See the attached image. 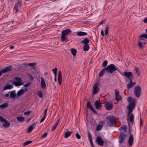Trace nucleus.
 <instances>
[{"label": "nucleus", "instance_id": "17", "mask_svg": "<svg viewBox=\"0 0 147 147\" xmlns=\"http://www.w3.org/2000/svg\"><path fill=\"white\" fill-rule=\"evenodd\" d=\"M23 88H22V89H21L18 92L17 94V96H19L23 94L25 92L27 91V89L26 88H24V89H23Z\"/></svg>", "mask_w": 147, "mask_h": 147}, {"label": "nucleus", "instance_id": "5", "mask_svg": "<svg viewBox=\"0 0 147 147\" xmlns=\"http://www.w3.org/2000/svg\"><path fill=\"white\" fill-rule=\"evenodd\" d=\"M128 101L129 104L128 106L133 107L135 108L136 106L135 100V99L131 97H129L128 99Z\"/></svg>", "mask_w": 147, "mask_h": 147}, {"label": "nucleus", "instance_id": "42", "mask_svg": "<svg viewBox=\"0 0 147 147\" xmlns=\"http://www.w3.org/2000/svg\"><path fill=\"white\" fill-rule=\"evenodd\" d=\"M38 95L40 97H42V92L41 91H39L37 92Z\"/></svg>", "mask_w": 147, "mask_h": 147}, {"label": "nucleus", "instance_id": "29", "mask_svg": "<svg viewBox=\"0 0 147 147\" xmlns=\"http://www.w3.org/2000/svg\"><path fill=\"white\" fill-rule=\"evenodd\" d=\"M72 133V131H68L66 132H65L64 137L65 138H67L69 137L71 134Z\"/></svg>", "mask_w": 147, "mask_h": 147}, {"label": "nucleus", "instance_id": "33", "mask_svg": "<svg viewBox=\"0 0 147 147\" xmlns=\"http://www.w3.org/2000/svg\"><path fill=\"white\" fill-rule=\"evenodd\" d=\"M81 42L84 44H88L89 42V40L87 38H86L82 41Z\"/></svg>", "mask_w": 147, "mask_h": 147}, {"label": "nucleus", "instance_id": "58", "mask_svg": "<svg viewBox=\"0 0 147 147\" xmlns=\"http://www.w3.org/2000/svg\"><path fill=\"white\" fill-rule=\"evenodd\" d=\"M18 6H17V5H15L14 6V9L17 12L18 11Z\"/></svg>", "mask_w": 147, "mask_h": 147}, {"label": "nucleus", "instance_id": "12", "mask_svg": "<svg viewBox=\"0 0 147 147\" xmlns=\"http://www.w3.org/2000/svg\"><path fill=\"white\" fill-rule=\"evenodd\" d=\"M96 141V142L100 146H103L104 142L102 140L101 137L98 136L97 138Z\"/></svg>", "mask_w": 147, "mask_h": 147}, {"label": "nucleus", "instance_id": "40", "mask_svg": "<svg viewBox=\"0 0 147 147\" xmlns=\"http://www.w3.org/2000/svg\"><path fill=\"white\" fill-rule=\"evenodd\" d=\"M32 141H27L23 143V145L24 146H26L30 143H31Z\"/></svg>", "mask_w": 147, "mask_h": 147}, {"label": "nucleus", "instance_id": "35", "mask_svg": "<svg viewBox=\"0 0 147 147\" xmlns=\"http://www.w3.org/2000/svg\"><path fill=\"white\" fill-rule=\"evenodd\" d=\"M8 106V104L6 103L0 105V108L4 109Z\"/></svg>", "mask_w": 147, "mask_h": 147}, {"label": "nucleus", "instance_id": "16", "mask_svg": "<svg viewBox=\"0 0 147 147\" xmlns=\"http://www.w3.org/2000/svg\"><path fill=\"white\" fill-rule=\"evenodd\" d=\"M102 103L100 100H97L95 101L94 104L96 108L97 109H99L100 108L102 107Z\"/></svg>", "mask_w": 147, "mask_h": 147}, {"label": "nucleus", "instance_id": "6", "mask_svg": "<svg viewBox=\"0 0 147 147\" xmlns=\"http://www.w3.org/2000/svg\"><path fill=\"white\" fill-rule=\"evenodd\" d=\"M87 107L90 109L95 115H98V113L92 107L90 101H88L87 104Z\"/></svg>", "mask_w": 147, "mask_h": 147}, {"label": "nucleus", "instance_id": "50", "mask_svg": "<svg viewBox=\"0 0 147 147\" xmlns=\"http://www.w3.org/2000/svg\"><path fill=\"white\" fill-rule=\"evenodd\" d=\"M47 135V133H45L41 136V138H45L46 137Z\"/></svg>", "mask_w": 147, "mask_h": 147}, {"label": "nucleus", "instance_id": "61", "mask_svg": "<svg viewBox=\"0 0 147 147\" xmlns=\"http://www.w3.org/2000/svg\"><path fill=\"white\" fill-rule=\"evenodd\" d=\"M105 21H104V20H102L99 23V24L98 25V26H99L100 25H101V24H103L105 22Z\"/></svg>", "mask_w": 147, "mask_h": 147}, {"label": "nucleus", "instance_id": "23", "mask_svg": "<svg viewBox=\"0 0 147 147\" xmlns=\"http://www.w3.org/2000/svg\"><path fill=\"white\" fill-rule=\"evenodd\" d=\"M13 87L10 84H8L7 85L5 86L3 89L2 90V91H3L5 90H7V89H11Z\"/></svg>", "mask_w": 147, "mask_h": 147}, {"label": "nucleus", "instance_id": "26", "mask_svg": "<svg viewBox=\"0 0 147 147\" xmlns=\"http://www.w3.org/2000/svg\"><path fill=\"white\" fill-rule=\"evenodd\" d=\"M119 129L121 131H123L124 132H126L127 129V127L125 125H122L119 128Z\"/></svg>", "mask_w": 147, "mask_h": 147}, {"label": "nucleus", "instance_id": "34", "mask_svg": "<svg viewBox=\"0 0 147 147\" xmlns=\"http://www.w3.org/2000/svg\"><path fill=\"white\" fill-rule=\"evenodd\" d=\"M17 120L20 122H22L24 121L25 119V118L22 116L18 117L17 118Z\"/></svg>", "mask_w": 147, "mask_h": 147}, {"label": "nucleus", "instance_id": "56", "mask_svg": "<svg viewBox=\"0 0 147 147\" xmlns=\"http://www.w3.org/2000/svg\"><path fill=\"white\" fill-rule=\"evenodd\" d=\"M89 141L90 142V144L91 146H92V147H94V144H93V141H92V140H90V141Z\"/></svg>", "mask_w": 147, "mask_h": 147}, {"label": "nucleus", "instance_id": "32", "mask_svg": "<svg viewBox=\"0 0 147 147\" xmlns=\"http://www.w3.org/2000/svg\"><path fill=\"white\" fill-rule=\"evenodd\" d=\"M23 84L22 82H19L17 81H14L13 84L16 86H18L22 85Z\"/></svg>", "mask_w": 147, "mask_h": 147}, {"label": "nucleus", "instance_id": "31", "mask_svg": "<svg viewBox=\"0 0 147 147\" xmlns=\"http://www.w3.org/2000/svg\"><path fill=\"white\" fill-rule=\"evenodd\" d=\"M105 71H106V69L105 68H104L100 72L99 74V76L100 77L102 76L105 74Z\"/></svg>", "mask_w": 147, "mask_h": 147}, {"label": "nucleus", "instance_id": "37", "mask_svg": "<svg viewBox=\"0 0 147 147\" xmlns=\"http://www.w3.org/2000/svg\"><path fill=\"white\" fill-rule=\"evenodd\" d=\"M102 128V125H97L96 128V130L97 131H99Z\"/></svg>", "mask_w": 147, "mask_h": 147}, {"label": "nucleus", "instance_id": "54", "mask_svg": "<svg viewBox=\"0 0 147 147\" xmlns=\"http://www.w3.org/2000/svg\"><path fill=\"white\" fill-rule=\"evenodd\" d=\"M21 1L20 0H19L18 1L17 4L16 5H17V6H19L21 5Z\"/></svg>", "mask_w": 147, "mask_h": 147}, {"label": "nucleus", "instance_id": "28", "mask_svg": "<svg viewBox=\"0 0 147 147\" xmlns=\"http://www.w3.org/2000/svg\"><path fill=\"white\" fill-rule=\"evenodd\" d=\"M90 48V47L88 44H85L83 47V50L85 51H88Z\"/></svg>", "mask_w": 147, "mask_h": 147}, {"label": "nucleus", "instance_id": "7", "mask_svg": "<svg viewBox=\"0 0 147 147\" xmlns=\"http://www.w3.org/2000/svg\"><path fill=\"white\" fill-rule=\"evenodd\" d=\"M71 31L69 28L63 30L61 32V37H65L66 36H67L68 34L71 33Z\"/></svg>", "mask_w": 147, "mask_h": 147}, {"label": "nucleus", "instance_id": "27", "mask_svg": "<svg viewBox=\"0 0 147 147\" xmlns=\"http://www.w3.org/2000/svg\"><path fill=\"white\" fill-rule=\"evenodd\" d=\"M2 126L3 127L7 128L10 126V123L9 122H8L7 120V121H6L2 124Z\"/></svg>", "mask_w": 147, "mask_h": 147}, {"label": "nucleus", "instance_id": "55", "mask_svg": "<svg viewBox=\"0 0 147 147\" xmlns=\"http://www.w3.org/2000/svg\"><path fill=\"white\" fill-rule=\"evenodd\" d=\"M31 112V111H26L24 113V114L25 115H28Z\"/></svg>", "mask_w": 147, "mask_h": 147}, {"label": "nucleus", "instance_id": "53", "mask_svg": "<svg viewBox=\"0 0 147 147\" xmlns=\"http://www.w3.org/2000/svg\"><path fill=\"white\" fill-rule=\"evenodd\" d=\"M57 127H56V125H54L52 127L51 129V131H54L56 129Z\"/></svg>", "mask_w": 147, "mask_h": 147}, {"label": "nucleus", "instance_id": "59", "mask_svg": "<svg viewBox=\"0 0 147 147\" xmlns=\"http://www.w3.org/2000/svg\"><path fill=\"white\" fill-rule=\"evenodd\" d=\"M28 63H24L23 64V65L24 67H27L28 65Z\"/></svg>", "mask_w": 147, "mask_h": 147}, {"label": "nucleus", "instance_id": "1", "mask_svg": "<svg viewBox=\"0 0 147 147\" xmlns=\"http://www.w3.org/2000/svg\"><path fill=\"white\" fill-rule=\"evenodd\" d=\"M107 124L110 127L115 125L117 123L116 118L112 115L108 116L107 117Z\"/></svg>", "mask_w": 147, "mask_h": 147}, {"label": "nucleus", "instance_id": "48", "mask_svg": "<svg viewBox=\"0 0 147 147\" xmlns=\"http://www.w3.org/2000/svg\"><path fill=\"white\" fill-rule=\"evenodd\" d=\"M108 63V61L107 60L105 61L102 63V66L103 67H106Z\"/></svg>", "mask_w": 147, "mask_h": 147}, {"label": "nucleus", "instance_id": "52", "mask_svg": "<svg viewBox=\"0 0 147 147\" xmlns=\"http://www.w3.org/2000/svg\"><path fill=\"white\" fill-rule=\"evenodd\" d=\"M138 37H147V34H143L142 35H140Z\"/></svg>", "mask_w": 147, "mask_h": 147}, {"label": "nucleus", "instance_id": "39", "mask_svg": "<svg viewBox=\"0 0 147 147\" xmlns=\"http://www.w3.org/2000/svg\"><path fill=\"white\" fill-rule=\"evenodd\" d=\"M69 39L67 38V37H61V42H67L68 41Z\"/></svg>", "mask_w": 147, "mask_h": 147}, {"label": "nucleus", "instance_id": "8", "mask_svg": "<svg viewBox=\"0 0 147 147\" xmlns=\"http://www.w3.org/2000/svg\"><path fill=\"white\" fill-rule=\"evenodd\" d=\"M121 75L125 77H126L128 79L133 78L132 73L131 72L125 71L124 72L123 74H121Z\"/></svg>", "mask_w": 147, "mask_h": 147}, {"label": "nucleus", "instance_id": "44", "mask_svg": "<svg viewBox=\"0 0 147 147\" xmlns=\"http://www.w3.org/2000/svg\"><path fill=\"white\" fill-rule=\"evenodd\" d=\"M144 45L142 43L141 41H140L138 42V46L139 47L142 48L144 46Z\"/></svg>", "mask_w": 147, "mask_h": 147}, {"label": "nucleus", "instance_id": "43", "mask_svg": "<svg viewBox=\"0 0 147 147\" xmlns=\"http://www.w3.org/2000/svg\"><path fill=\"white\" fill-rule=\"evenodd\" d=\"M57 69L56 67H55L54 69H52V71L54 73L55 75H57Z\"/></svg>", "mask_w": 147, "mask_h": 147}, {"label": "nucleus", "instance_id": "25", "mask_svg": "<svg viewBox=\"0 0 147 147\" xmlns=\"http://www.w3.org/2000/svg\"><path fill=\"white\" fill-rule=\"evenodd\" d=\"M141 42L142 43L145 45L147 42V37H140Z\"/></svg>", "mask_w": 147, "mask_h": 147}, {"label": "nucleus", "instance_id": "64", "mask_svg": "<svg viewBox=\"0 0 147 147\" xmlns=\"http://www.w3.org/2000/svg\"><path fill=\"white\" fill-rule=\"evenodd\" d=\"M101 34L102 36H103L104 35V31L103 30H102L101 31Z\"/></svg>", "mask_w": 147, "mask_h": 147}, {"label": "nucleus", "instance_id": "14", "mask_svg": "<svg viewBox=\"0 0 147 147\" xmlns=\"http://www.w3.org/2000/svg\"><path fill=\"white\" fill-rule=\"evenodd\" d=\"M98 85L97 84H94L93 88L92 94H97L99 91L100 88H98Z\"/></svg>", "mask_w": 147, "mask_h": 147}, {"label": "nucleus", "instance_id": "20", "mask_svg": "<svg viewBox=\"0 0 147 147\" xmlns=\"http://www.w3.org/2000/svg\"><path fill=\"white\" fill-rule=\"evenodd\" d=\"M127 108L129 110V111L127 112V115L129 116L131 115L130 113L132 112L135 108H134L133 107H131L130 106H128Z\"/></svg>", "mask_w": 147, "mask_h": 147}, {"label": "nucleus", "instance_id": "22", "mask_svg": "<svg viewBox=\"0 0 147 147\" xmlns=\"http://www.w3.org/2000/svg\"><path fill=\"white\" fill-rule=\"evenodd\" d=\"M136 84V82H134V83H129L127 84V89L128 90H129L130 88L133 87Z\"/></svg>", "mask_w": 147, "mask_h": 147}, {"label": "nucleus", "instance_id": "9", "mask_svg": "<svg viewBox=\"0 0 147 147\" xmlns=\"http://www.w3.org/2000/svg\"><path fill=\"white\" fill-rule=\"evenodd\" d=\"M127 134H124L123 132H121L119 137V142L122 144L124 141V138L127 136Z\"/></svg>", "mask_w": 147, "mask_h": 147}, {"label": "nucleus", "instance_id": "60", "mask_svg": "<svg viewBox=\"0 0 147 147\" xmlns=\"http://www.w3.org/2000/svg\"><path fill=\"white\" fill-rule=\"evenodd\" d=\"M47 110H48V109L47 108L46 109H45V111H44V116H46V113H47Z\"/></svg>", "mask_w": 147, "mask_h": 147}, {"label": "nucleus", "instance_id": "57", "mask_svg": "<svg viewBox=\"0 0 147 147\" xmlns=\"http://www.w3.org/2000/svg\"><path fill=\"white\" fill-rule=\"evenodd\" d=\"M45 117L46 116H44V117L42 118L40 121V123H42V122L44 121L45 118Z\"/></svg>", "mask_w": 147, "mask_h": 147}, {"label": "nucleus", "instance_id": "63", "mask_svg": "<svg viewBox=\"0 0 147 147\" xmlns=\"http://www.w3.org/2000/svg\"><path fill=\"white\" fill-rule=\"evenodd\" d=\"M30 85V83H26V84H25L24 85V86L25 87H27L28 86H29Z\"/></svg>", "mask_w": 147, "mask_h": 147}, {"label": "nucleus", "instance_id": "46", "mask_svg": "<svg viewBox=\"0 0 147 147\" xmlns=\"http://www.w3.org/2000/svg\"><path fill=\"white\" fill-rule=\"evenodd\" d=\"M28 77L30 78L31 80H33L34 78L33 76H32V75L31 74H28Z\"/></svg>", "mask_w": 147, "mask_h": 147}, {"label": "nucleus", "instance_id": "13", "mask_svg": "<svg viewBox=\"0 0 147 147\" xmlns=\"http://www.w3.org/2000/svg\"><path fill=\"white\" fill-rule=\"evenodd\" d=\"M105 106L107 110H110L112 109L113 107V104L111 103L108 102L106 103Z\"/></svg>", "mask_w": 147, "mask_h": 147}, {"label": "nucleus", "instance_id": "38", "mask_svg": "<svg viewBox=\"0 0 147 147\" xmlns=\"http://www.w3.org/2000/svg\"><path fill=\"white\" fill-rule=\"evenodd\" d=\"M88 134L89 141L92 140V135L89 132H88Z\"/></svg>", "mask_w": 147, "mask_h": 147}, {"label": "nucleus", "instance_id": "45", "mask_svg": "<svg viewBox=\"0 0 147 147\" xmlns=\"http://www.w3.org/2000/svg\"><path fill=\"white\" fill-rule=\"evenodd\" d=\"M109 27L108 26H107L105 28V35H107L108 34L109 31Z\"/></svg>", "mask_w": 147, "mask_h": 147}, {"label": "nucleus", "instance_id": "3", "mask_svg": "<svg viewBox=\"0 0 147 147\" xmlns=\"http://www.w3.org/2000/svg\"><path fill=\"white\" fill-rule=\"evenodd\" d=\"M142 89L139 86H136L134 87V93L135 96L137 98L140 97Z\"/></svg>", "mask_w": 147, "mask_h": 147}, {"label": "nucleus", "instance_id": "21", "mask_svg": "<svg viewBox=\"0 0 147 147\" xmlns=\"http://www.w3.org/2000/svg\"><path fill=\"white\" fill-rule=\"evenodd\" d=\"M76 33H77V35L79 36H89V35H88V34L86 32H85L79 31L76 32Z\"/></svg>", "mask_w": 147, "mask_h": 147}, {"label": "nucleus", "instance_id": "41", "mask_svg": "<svg viewBox=\"0 0 147 147\" xmlns=\"http://www.w3.org/2000/svg\"><path fill=\"white\" fill-rule=\"evenodd\" d=\"M0 120L1 122H5L7 121V120L1 115H0Z\"/></svg>", "mask_w": 147, "mask_h": 147}, {"label": "nucleus", "instance_id": "18", "mask_svg": "<svg viewBox=\"0 0 147 147\" xmlns=\"http://www.w3.org/2000/svg\"><path fill=\"white\" fill-rule=\"evenodd\" d=\"M57 80L59 85H61L62 78L61 72L60 70L59 71H58V75Z\"/></svg>", "mask_w": 147, "mask_h": 147}, {"label": "nucleus", "instance_id": "47", "mask_svg": "<svg viewBox=\"0 0 147 147\" xmlns=\"http://www.w3.org/2000/svg\"><path fill=\"white\" fill-rule=\"evenodd\" d=\"M15 79L16 80L17 82H21L22 81V79L19 77H15Z\"/></svg>", "mask_w": 147, "mask_h": 147}, {"label": "nucleus", "instance_id": "15", "mask_svg": "<svg viewBox=\"0 0 147 147\" xmlns=\"http://www.w3.org/2000/svg\"><path fill=\"white\" fill-rule=\"evenodd\" d=\"M115 92L116 95V100L118 101L121 100L122 98L121 96L119 94V91L117 89H116L115 90Z\"/></svg>", "mask_w": 147, "mask_h": 147}, {"label": "nucleus", "instance_id": "10", "mask_svg": "<svg viewBox=\"0 0 147 147\" xmlns=\"http://www.w3.org/2000/svg\"><path fill=\"white\" fill-rule=\"evenodd\" d=\"M129 130L130 136L128 139V144L129 146H131L132 145L134 142V137L133 134H131L130 129Z\"/></svg>", "mask_w": 147, "mask_h": 147}, {"label": "nucleus", "instance_id": "2", "mask_svg": "<svg viewBox=\"0 0 147 147\" xmlns=\"http://www.w3.org/2000/svg\"><path fill=\"white\" fill-rule=\"evenodd\" d=\"M105 69L107 73H110L111 74L117 69V67L113 64H111L105 67Z\"/></svg>", "mask_w": 147, "mask_h": 147}, {"label": "nucleus", "instance_id": "30", "mask_svg": "<svg viewBox=\"0 0 147 147\" xmlns=\"http://www.w3.org/2000/svg\"><path fill=\"white\" fill-rule=\"evenodd\" d=\"M129 118L131 123H133L134 121V115L133 114H131L129 116H128Z\"/></svg>", "mask_w": 147, "mask_h": 147}, {"label": "nucleus", "instance_id": "36", "mask_svg": "<svg viewBox=\"0 0 147 147\" xmlns=\"http://www.w3.org/2000/svg\"><path fill=\"white\" fill-rule=\"evenodd\" d=\"M71 52L73 55L75 56L77 53V50L74 49H71Z\"/></svg>", "mask_w": 147, "mask_h": 147}, {"label": "nucleus", "instance_id": "51", "mask_svg": "<svg viewBox=\"0 0 147 147\" xmlns=\"http://www.w3.org/2000/svg\"><path fill=\"white\" fill-rule=\"evenodd\" d=\"M76 138L78 139H80L81 138L80 136L78 134V132L76 134Z\"/></svg>", "mask_w": 147, "mask_h": 147}, {"label": "nucleus", "instance_id": "4", "mask_svg": "<svg viewBox=\"0 0 147 147\" xmlns=\"http://www.w3.org/2000/svg\"><path fill=\"white\" fill-rule=\"evenodd\" d=\"M12 70V67L11 66H7L2 69L0 71V77L1 76L3 73L9 72Z\"/></svg>", "mask_w": 147, "mask_h": 147}, {"label": "nucleus", "instance_id": "19", "mask_svg": "<svg viewBox=\"0 0 147 147\" xmlns=\"http://www.w3.org/2000/svg\"><path fill=\"white\" fill-rule=\"evenodd\" d=\"M41 80V87L43 89H45L46 87V84L45 80L42 77L40 78Z\"/></svg>", "mask_w": 147, "mask_h": 147}, {"label": "nucleus", "instance_id": "62", "mask_svg": "<svg viewBox=\"0 0 147 147\" xmlns=\"http://www.w3.org/2000/svg\"><path fill=\"white\" fill-rule=\"evenodd\" d=\"M143 22L145 24L147 23V18H146L144 20Z\"/></svg>", "mask_w": 147, "mask_h": 147}, {"label": "nucleus", "instance_id": "11", "mask_svg": "<svg viewBox=\"0 0 147 147\" xmlns=\"http://www.w3.org/2000/svg\"><path fill=\"white\" fill-rule=\"evenodd\" d=\"M37 122H36L30 125L29 127L27 129V133H30L33 130L35 127Z\"/></svg>", "mask_w": 147, "mask_h": 147}, {"label": "nucleus", "instance_id": "49", "mask_svg": "<svg viewBox=\"0 0 147 147\" xmlns=\"http://www.w3.org/2000/svg\"><path fill=\"white\" fill-rule=\"evenodd\" d=\"M36 64V63H29L28 65V66H30L32 67L33 66H34Z\"/></svg>", "mask_w": 147, "mask_h": 147}, {"label": "nucleus", "instance_id": "24", "mask_svg": "<svg viewBox=\"0 0 147 147\" xmlns=\"http://www.w3.org/2000/svg\"><path fill=\"white\" fill-rule=\"evenodd\" d=\"M10 98L11 99H14L15 98L16 96V94L15 91H13L10 92Z\"/></svg>", "mask_w": 147, "mask_h": 147}]
</instances>
